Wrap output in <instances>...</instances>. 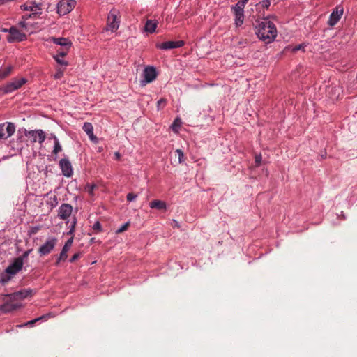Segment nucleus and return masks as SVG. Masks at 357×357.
I'll list each match as a JSON object with an SVG mask.
<instances>
[{
  "instance_id": "obj_1",
  "label": "nucleus",
  "mask_w": 357,
  "mask_h": 357,
  "mask_svg": "<svg viewBox=\"0 0 357 357\" xmlns=\"http://www.w3.org/2000/svg\"><path fill=\"white\" fill-rule=\"evenodd\" d=\"M255 32L258 38L266 43H271L277 36V29L275 24L268 20L257 21Z\"/></svg>"
},
{
  "instance_id": "obj_2",
  "label": "nucleus",
  "mask_w": 357,
  "mask_h": 357,
  "mask_svg": "<svg viewBox=\"0 0 357 357\" xmlns=\"http://www.w3.org/2000/svg\"><path fill=\"white\" fill-rule=\"evenodd\" d=\"M27 82L28 80L25 77L13 79L11 82L0 86V93H2L3 94L12 93L13 91L20 89Z\"/></svg>"
},
{
  "instance_id": "obj_3",
  "label": "nucleus",
  "mask_w": 357,
  "mask_h": 357,
  "mask_svg": "<svg viewBox=\"0 0 357 357\" xmlns=\"http://www.w3.org/2000/svg\"><path fill=\"white\" fill-rule=\"evenodd\" d=\"M9 35L6 40L9 43H20L27 40V36L20 31L16 26H12L8 30Z\"/></svg>"
},
{
  "instance_id": "obj_4",
  "label": "nucleus",
  "mask_w": 357,
  "mask_h": 357,
  "mask_svg": "<svg viewBox=\"0 0 357 357\" xmlns=\"http://www.w3.org/2000/svg\"><path fill=\"white\" fill-rule=\"evenodd\" d=\"M36 289H32L30 288L22 289L11 294H5V296L9 298L10 301H13L18 299L22 300L28 297H32L36 294Z\"/></svg>"
},
{
  "instance_id": "obj_5",
  "label": "nucleus",
  "mask_w": 357,
  "mask_h": 357,
  "mask_svg": "<svg viewBox=\"0 0 357 357\" xmlns=\"http://www.w3.org/2000/svg\"><path fill=\"white\" fill-rule=\"evenodd\" d=\"M75 0H61L56 5L57 13L62 16L72 11L76 6Z\"/></svg>"
},
{
  "instance_id": "obj_6",
  "label": "nucleus",
  "mask_w": 357,
  "mask_h": 357,
  "mask_svg": "<svg viewBox=\"0 0 357 357\" xmlns=\"http://www.w3.org/2000/svg\"><path fill=\"white\" fill-rule=\"evenodd\" d=\"M58 240L55 237H49L46 241L40 246L38 252L40 257L45 256L51 253L56 245Z\"/></svg>"
},
{
  "instance_id": "obj_7",
  "label": "nucleus",
  "mask_w": 357,
  "mask_h": 357,
  "mask_svg": "<svg viewBox=\"0 0 357 357\" xmlns=\"http://www.w3.org/2000/svg\"><path fill=\"white\" fill-rule=\"evenodd\" d=\"M15 132V125L12 122L0 123V142L6 140Z\"/></svg>"
},
{
  "instance_id": "obj_8",
  "label": "nucleus",
  "mask_w": 357,
  "mask_h": 357,
  "mask_svg": "<svg viewBox=\"0 0 357 357\" xmlns=\"http://www.w3.org/2000/svg\"><path fill=\"white\" fill-rule=\"evenodd\" d=\"M157 73L155 69L152 66H148L144 68L143 72V78L140 82L142 86H145L147 83H151L155 79Z\"/></svg>"
},
{
  "instance_id": "obj_9",
  "label": "nucleus",
  "mask_w": 357,
  "mask_h": 357,
  "mask_svg": "<svg viewBox=\"0 0 357 357\" xmlns=\"http://www.w3.org/2000/svg\"><path fill=\"white\" fill-rule=\"evenodd\" d=\"M24 133L26 136H31L33 137V139H31L32 143H35L37 141H38L40 144H42L43 142H44L46 138L45 132L40 129L29 131H27L26 129H24Z\"/></svg>"
},
{
  "instance_id": "obj_10",
  "label": "nucleus",
  "mask_w": 357,
  "mask_h": 357,
  "mask_svg": "<svg viewBox=\"0 0 357 357\" xmlns=\"http://www.w3.org/2000/svg\"><path fill=\"white\" fill-rule=\"evenodd\" d=\"M59 166L62 174L66 177H71L73 175V169L68 158H65L60 160Z\"/></svg>"
},
{
  "instance_id": "obj_11",
  "label": "nucleus",
  "mask_w": 357,
  "mask_h": 357,
  "mask_svg": "<svg viewBox=\"0 0 357 357\" xmlns=\"http://www.w3.org/2000/svg\"><path fill=\"white\" fill-rule=\"evenodd\" d=\"M24 263L21 262V259L14 258L10 264L6 268V273L14 276L23 268Z\"/></svg>"
},
{
  "instance_id": "obj_12",
  "label": "nucleus",
  "mask_w": 357,
  "mask_h": 357,
  "mask_svg": "<svg viewBox=\"0 0 357 357\" xmlns=\"http://www.w3.org/2000/svg\"><path fill=\"white\" fill-rule=\"evenodd\" d=\"M73 206L70 204H62L58 210V217L61 220H67L71 215Z\"/></svg>"
},
{
  "instance_id": "obj_13",
  "label": "nucleus",
  "mask_w": 357,
  "mask_h": 357,
  "mask_svg": "<svg viewBox=\"0 0 357 357\" xmlns=\"http://www.w3.org/2000/svg\"><path fill=\"white\" fill-rule=\"evenodd\" d=\"M183 45L184 42L183 40L167 41L160 44H156V47L160 50H171L174 48H178Z\"/></svg>"
},
{
  "instance_id": "obj_14",
  "label": "nucleus",
  "mask_w": 357,
  "mask_h": 357,
  "mask_svg": "<svg viewBox=\"0 0 357 357\" xmlns=\"http://www.w3.org/2000/svg\"><path fill=\"white\" fill-rule=\"evenodd\" d=\"M107 25V29L112 32L115 31L119 28V22L117 21L116 15L112 11H110L108 15Z\"/></svg>"
},
{
  "instance_id": "obj_15",
  "label": "nucleus",
  "mask_w": 357,
  "mask_h": 357,
  "mask_svg": "<svg viewBox=\"0 0 357 357\" xmlns=\"http://www.w3.org/2000/svg\"><path fill=\"white\" fill-rule=\"evenodd\" d=\"M47 41L52 42L56 45H59L61 46V47H72V42L71 40L68 38H56L54 36H51L47 39Z\"/></svg>"
},
{
  "instance_id": "obj_16",
  "label": "nucleus",
  "mask_w": 357,
  "mask_h": 357,
  "mask_svg": "<svg viewBox=\"0 0 357 357\" xmlns=\"http://www.w3.org/2000/svg\"><path fill=\"white\" fill-rule=\"evenodd\" d=\"M21 307H22V305L20 303H10V302H6L2 305H0V311L3 313L7 314L12 312Z\"/></svg>"
},
{
  "instance_id": "obj_17",
  "label": "nucleus",
  "mask_w": 357,
  "mask_h": 357,
  "mask_svg": "<svg viewBox=\"0 0 357 357\" xmlns=\"http://www.w3.org/2000/svg\"><path fill=\"white\" fill-rule=\"evenodd\" d=\"M342 14H343L342 8L340 9V10H338L337 9L335 11L334 10L330 15L328 22V24L331 26L335 25L337 23V22L340 20Z\"/></svg>"
},
{
  "instance_id": "obj_18",
  "label": "nucleus",
  "mask_w": 357,
  "mask_h": 357,
  "mask_svg": "<svg viewBox=\"0 0 357 357\" xmlns=\"http://www.w3.org/2000/svg\"><path fill=\"white\" fill-rule=\"evenodd\" d=\"M83 130L88 135L91 140L97 142L98 139L93 134V125L89 122H85L82 126Z\"/></svg>"
},
{
  "instance_id": "obj_19",
  "label": "nucleus",
  "mask_w": 357,
  "mask_h": 357,
  "mask_svg": "<svg viewBox=\"0 0 357 357\" xmlns=\"http://www.w3.org/2000/svg\"><path fill=\"white\" fill-rule=\"evenodd\" d=\"M157 25V21L148 20L144 25V29L147 33H153L155 32Z\"/></svg>"
},
{
  "instance_id": "obj_20",
  "label": "nucleus",
  "mask_w": 357,
  "mask_h": 357,
  "mask_svg": "<svg viewBox=\"0 0 357 357\" xmlns=\"http://www.w3.org/2000/svg\"><path fill=\"white\" fill-rule=\"evenodd\" d=\"M73 242V237H70L68 238L63 246L60 255L68 258V252L69 251L70 247L72 246Z\"/></svg>"
},
{
  "instance_id": "obj_21",
  "label": "nucleus",
  "mask_w": 357,
  "mask_h": 357,
  "mask_svg": "<svg viewBox=\"0 0 357 357\" xmlns=\"http://www.w3.org/2000/svg\"><path fill=\"white\" fill-rule=\"evenodd\" d=\"M149 205L151 208H156L158 210H165L167 208L166 204L158 199L152 201L150 202Z\"/></svg>"
},
{
  "instance_id": "obj_22",
  "label": "nucleus",
  "mask_w": 357,
  "mask_h": 357,
  "mask_svg": "<svg viewBox=\"0 0 357 357\" xmlns=\"http://www.w3.org/2000/svg\"><path fill=\"white\" fill-rule=\"evenodd\" d=\"M13 275H10L9 273H6V270L5 269L3 272L0 274V283L2 285H5L7 284L11 279L13 278Z\"/></svg>"
},
{
  "instance_id": "obj_23",
  "label": "nucleus",
  "mask_w": 357,
  "mask_h": 357,
  "mask_svg": "<svg viewBox=\"0 0 357 357\" xmlns=\"http://www.w3.org/2000/svg\"><path fill=\"white\" fill-rule=\"evenodd\" d=\"M47 317H48V314L42 315V316H40L38 318H36L34 319H32L24 324L19 325L18 326L19 327H23V326H32L34 324H36V322H38L40 320H47Z\"/></svg>"
},
{
  "instance_id": "obj_24",
  "label": "nucleus",
  "mask_w": 357,
  "mask_h": 357,
  "mask_svg": "<svg viewBox=\"0 0 357 357\" xmlns=\"http://www.w3.org/2000/svg\"><path fill=\"white\" fill-rule=\"evenodd\" d=\"M13 70L12 66H8L4 69H0V81L6 78L11 73Z\"/></svg>"
},
{
  "instance_id": "obj_25",
  "label": "nucleus",
  "mask_w": 357,
  "mask_h": 357,
  "mask_svg": "<svg viewBox=\"0 0 357 357\" xmlns=\"http://www.w3.org/2000/svg\"><path fill=\"white\" fill-rule=\"evenodd\" d=\"M53 139H54V149L52 151V153L56 155L60 151H61L62 148H61V146L59 143L58 138L55 135L53 136Z\"/></svg>"
},
{
  "instance_id": "obj_26",
  "label": "nucleus",
  "mask_w": 357,
  "mask_h": 357,
  "mask_svg": "<svg viewBox=\"0 0 357 357\" xmlns=\"http://www.w3.org/2000/svg\"><path fill=\"white\" fill-rule=\"evenodd\" d=\"M58 204V198L56 195L50 196L47 201V205L50 206V208L52 209L56 207Z\"/></svg>"
},
{
  "instance_id": "obj_27",
  "label": "nucleus",
  "mask_w": 357,
  "mask_h": 357,
  "mask_svg": "<svg viewBox=\"0 0 357 357\" xmlns=\"http://www.w3.org/2000/svg\"><path fill=\"white\" fill-rule=\"evenodd\" d=\"M235 15V24L236 27L241 26L244 20V14L236 13Z\"/></svg>"
},
{
  "instance_id": "obj_28",
  "label": "nucleus",
  "mask_w": 357,
  "mask_h": 357,
  "mask_svg": "<svg viewBox=\"0 0 357 357\" xmlns=\"http://www.w3.org/2000/svg\"><path fill=\"white\" fill-rule=\"evenodd\" d=\"M245 6L240 2L238 1V3L235 5L234 7L232 8V10H234V13H240L243 14V9Z\"/></svg>"
},
{
  "instance_id": "obj_29",
  "label": "nucleus",
  "mask_w": 357,
  "mask_h": 357,
  "mask_svg": "<svg viewBox=\"0 0 357 357\" xmlns=\"http://www.w3.org/2000/svg\"><path fill=\"white\" fill-rule=\"evenodd\" d=\"M42 14V12L40 11H33L30 14L24 15L22 17V20H27L29 18H35L36 16H39Z\"/></svg>"
},
{
  "instance_id": "obj_30",
  "label": "nucleus",
  "mask_w": 357,
  "mask_h": 357,
  "mask_svg": "<svg viewBox=\"0 0 357 357\" xmlns=\"http://www.w3.org/2000/svg\"><path fill=\"white\" fill-rule=\"evenodd\" d=\"M70 49V47H61L57 50L56 55H59V57H64L68 54Z\"/></svg>"
},
{
  "instance_id": "obj_31",
  "label": "nucleus",
  "mask_w": 357,
  "mask_h": 357,
  "mask_svg": "<svg viewBox=\"0 0 357 357\" xmlns=\"http://www.w3.org/2000/svg\"><path fill=\"white\" fill-rule=\"evenodd\" d=\"M40 229H41V226L40 225H37V226L31 227L28 230V233L27 234H28L29 237H31L32 236L36 234L39 230H40Z\"/></svg>"
},
{
  "instance_id": "obj_32",
  "label": "nucleus",
  "mask_w": 357,
  "mask_h": 357,
  "mask_svg": "<svg viewBox=\"0 0 357 357\" xmlns=\"http://www.w3.org/2000/svg\"><path fill=\"white\" fill-rule=\"evenodd\" d=\"M175 153V155L177 156L178 158L179 163H181L185 160V158L183 152L181 149H176Z\"/></svg>"
},
{
  "instance_id": "obj_33",
  "label": "nucleus",
  "mask_w": 357,
  "mask_h": 357,
  "mask_svg": "<svg viewBox=\"0 0 357 357\" xmlns=\"http://www.w3.org/2000/svg\"><path fill=\"white\" fill-rule=\"evenodd\" d=\"M53 58L56 61V63L60 65L65 66H67L68 65V62L62 59H60L59 55H54Z\"/></svg>"
},
{
  "instance_id": "obj_34",
  "label": "nucleus",
  "mask_w": 357,
  "mask_h": 357,
  "mask_svg": "<svg viewBox=\"0 0 357 357\" xmlns=\"http://www.w3.org/2000/svg\"><path fill=\"white\" fill-rule=\"evenodd\" d=\"M130 221H128V222H125L121 227H120L116 231V234H119V233H121V232H123V231H126L128 229V227L130 226Z\"/></svg>"
},
{
  "instance_id": "obj_35",
  "label": "nucleus",
  "mask_w": 357,
  "mask_h": 357,
  "mask_svg": "<svg viewBox=\"0 0 357 357\" xmlns=\"http://www.w3.org/2000/svg\"><path fill=\"white\" fill-rule=\"evenodd\" d=\"M31 251L32 249L27 250L21 256H19L17 258H20V259H21V262L24 263V260L28 258Z\"/></svg>"
},
{
  "instance_id": "obj_36",
  "label": "nucleus",
  "mask_w": 357,
  "mask_h": 357,
  "mask_svg": "<svg viewBox=\"0 0 357 357\" xmlns=\"http://www.w3.org/2000/svg\"><path fill=\"white\" fill-rule=\"evenodd\" d=\"M67 259L66 257L62 256L59 254V255L56 256V261L54 263L55 266H59L62 261H65Z\"/></svg>"
},
{
  "instance_id": "obj_37",
  "label": "nucleus",
  "mask_w": 357,
  "mask_h": 357,
  "mask_svg": "<svg viewBox=\"0 0 357 357\" xmlns=\"http://www.w3.org/2000/svg\"><path fill=\"white\" fill-rule=\"evenodd\" d=\"M93 229L97 232H101L102 231V225L99 221H96L93 225Z\"/></svg>"
},
{
  "instance_id": "obj_38",
  "label": "nucleus",
  "mask_w": 357,
  "mask_h": 357,
  "mask_svg": "<svg viewBox=\"0 0 357 357\" xmlns=\"http://www.w3.org/2000/svg\"><path fill=\"white\" fill-rule=\"evenodd\" d=\"M20 8L22 10H29V11H31V12L36 10V9H34L33 4H32V6H27L26 4H23V5L20 6Z\"/></svg>"
},
{
  "instance_id": "obj_39",
  "label": "nucleus",
  "mask_w": 357,
  "mask_h": 357,
  "mask_svg": "<svg viewBox=\"0 0 357 357\" xmlns=\"http://www.w3.org/2000/svg\"><path fill=\"white\" fill-rule=\"evenodd\" d=\"M96 185L94 184H90V183H87L85 186V189L90 194V195H93V190L94 188H96Z\"/></svg>"
},
{
  "instance_id": "obj_40",
  "label": "nucleus",
  "mask_w": 357,
  "mask_h": 357,
  "mask_svg": "<svg viewBox=\"0 0 357 357\" xmlns=\"http://www.w3.org/2000/svg\"><path fill=\"white\" fill-rule=\"evenodd\" d=\"M82 257L80 252L75 253L69 259L70 263H73Z\"/></svg>"
},
{
  "instance_id": "obj_41",
  "label": "nucleus",
  "mask_w": 357,
  "mask_h": 357,
  "mask_svg": "<svg viewBox=\"0 0 357 357\" xmlns=\"http://www.w3.org/2000/svg\"><path fill=\"white\" fill-rule=\"evenodd\" d=\"M166 104H167V100L164 99V98H161L157 102L158 109H160L163 108L166 105Z\"/></svg>"
},
{
  "instance_id": "obj_42",
  "label": "nucleus",
  "mask_w": 357,
  "mask_h": 357,
  "mask_svg": "<svg viewBox=\"0 0 357 357\" xmlns=\"http://www.w3.org/2000/svg\"><path fill=\"white\" fill-rule=\"evenodd\" d=\"M259 5L263 8L268 9L271 5V1H270V0H264V1H262L261 2H260Z\"/></svg>"
},
{
  "instance_id": "obj_43",
  "label": "nucleus",
  "mask_w": 357,
  "mask_h": 357,
  "mask_svg": "<svg viewBox=\"0 0 357 357\" xmlns=\"http://www.w3.org/2000/svg\"><path fill=\"white\" fill-rule=\"evenodd\" d=\"M298 50H304V45L303 44H300L298 45H296L292 48V52H295Z\"/></svg>"
},
{
  "instance_id": "obj_44",
  "label": "nucleus",
  "mask_w": 357,
  "mask_h": 357,
  "mask_svg": "<svg viewBox=\"0 0 357 357\" xmlns=\"http://www.w3.org/2000/svg\"><path fill=\"white\" fill-rule=\"evenodd\" d=\"M262 157L261 155H258L255 156V165L256 166H259L261 163Z\"/></svg>"
},
{
  "instance_id": "obj_45",
  "label": "nucleus",
  "mask_w": 357,
  "mask_h": 357,
  "mask_svg": "<svg viewBox=\"0 0 357 357\" xmlns=\"http://www.w3.org/2000/svg\"><path fill=\"white\" fill-rule=\"evenodd\" d=\"M32 4H33L34 9H36V11H40L42 12V3H36L35 2H33Z\"/></svg>"
},
{
  "instance_id": "obj_46",
  "label": "nucleus",
  "mask_w": 357,
  "mask_h": 357,
  "mask_svg": "<svg viewBox=\"0 0 357 357\" xmlns=\"http://www.w3.org/2000/svg\"><path fill=\"white\" fill-rule=\"evenodd\" d=\"M76 224H77V218L75 216H74L73 218V221L71 222L70 229H73V231H75Z\"/></svg>"
},
{
  "instance_id": "obj_47",
  "label": "nucleus",
  "mask_w": 357,
  "mask_h": 357,
  "mask_svg": "<svg viewBox=\"0 0 357 357\" xmlns=\"http://www.w3.org/2000/svg\"><path fill=\"white\" fill-rule=\"evenodd\" d=\"M18 25L23 28L26 29L27 28V23L26 22V20H22L18 22Z\"/></svg>"
},
{
  "instance_id": "obj_48",
  "label": "nucleus",
  "mask_w": 357,
  "mask_h": 357,
  "mask_svg": "<svg viewBox=\"0 0 357 357\" xmlns=\"http://www.w3.org/2000/svg\"><path fill=\"white\" fill-rule=\"evenodd\" d=\"M63 76V72L61 70H58L54 75V79H58L61 78Z\"/></svg>"
},
{
  "instance_id": "obj_49",
  "label": "nucleus",
  "mask_w": 357,
  "mask_h": 357,
  "mask_svg": "<svg viewBox=\"0 0 357 357\" xmlns=\"http://www.w3.org/2000/svg\"><path fill=\"white\" fill-rule=\"evenodd\" d=\"M127 199L128 201L129 202H131V201H133L134 200V192H130L127 195Z\"/></svg>"
},
{
  "instance_id": "obj_50",
  "label": "nucleus",
  "mask_w": 357,
  "mask_h": 357,
  "mask_svg": "<svg viewBox=\"0 0 357 357\" xmlns=\"http://www.w3.org/2000/svg\"><path fill=\"white\" fill-rule=\"evenodd\" d=\"M74 231H73V229H70L69 231L67 233L68 235H71L72 236L71 237H73L74 238Z\"/></svg>"
},
{
  "instance_id": "obj_51",
  "label": "nucleus",
  "mask_w": 357,
  "mask_h": 357,
  "mask_svg": "<svg viewBox=\"0 0 357 357\" xmlns=\"http://www.w3.org/2000/svg\"><path fill=\"white\" fill-rule=\"evenodd\" d=\"M238 2L245 6V4L248 2V0H240Z\"/></svg>"
},
{
  "instance_id": "obj_52",
  "label": "nucleus",
  "mask_w": 357,
  "mask_h": 357,
  "mask_svg": "<svg viewBox=\"0 0 357 357\" xmlns=\"http://www.w3.org/2000/svg\"><path fill=\"white\" fill-rule=\"evenodd\" d=\"M115 156L117 160H119L121 157V155L119 152L115 153Z\"/></svg>"
},
{
  "instance_id": "obj_53",
  "label": "nucleus",
  "mask_w": 357,
  "mask_h": 357,
  "mask_svg": "<svg viewBox=\"0 0 357 357\" xmlns=\"http://www.w3.org/2000/svg\"><path fill=\"white\" fill-rule=\"evenodd\" d=\"M143 98L146 99V102L148 103L150 97L149 96H143Z\"/></svg>"
},
{
  "instance_id": "obj_54",
  "label": "nucleus",
  "mask_w": 357,
  "mask_h": 357,
  "mask_svg": "<svg viewBox=\"0 0 357 357\" xmlns=\"http://www.w3.org/2000/svg\"><path fill=\"white\" fill-rule=\"evenodd\" d=\"M22 137H23L22 135H18L17 140L19 142H22Z\"/></svg>"
},
{
  "instance_id": "obj_55",
  "label": "nucleus",
  "mask_w": 357,
  "mask_h": 357,
  "mask_svg": "<svg viewBox=\"0 0 357 357\" xmlns=\"http://www.w3.org/2000/svg\"><path fill=\"white\" fill-rule=\"evenodd\" d=\"M95 242V238H91L90 240V243L92 244Z\"/></svg>"
},
{
  "instance_id": "obj_56",
  "label": "nucleus",
  "mask_w": 357,
  "mask_h": 357,
  "mask_svg": "<svg viewBox=\"0 0 357 357\" xmlns=\"http://www.w3.org/2000/svg\"><path fill=\"white\" fill-rule=\"evenodd\" d=\"M8 30H9V29L4 28V29H2V31L3 32H8Z\"/></svg>"
},
{
  "instance_id": "obj_57",
  "label": "nucleus",
  "mask_w": 357,
  "mask_h": 357,
  "mask_svg": "<svg viewBox=\"0 0 357 357\" xmlns=\"http://www.w3.org/2000/svg\"><path fill=\"white\" fill-rule=\"evenodd\" d=\"M176 121H177V120H176V121H174V124H178V122H176Z\"/></svg>"
},
{
  "instance_id": "obj_58",
  "label": "nucleus",
  "mask_w": 357,
  "mask_h": 357,
  "mask_svg": "<svg viewBox=\"0 0 357 357\" xmlns=\"http://www.w3.org/2000/svg\"><path fill=\"white\" fill-rule=\"evenodd\" d=\"M176 121H177V120H176V121H174V124H178V122H176Z\"/></svg>"
}]
</instances>
